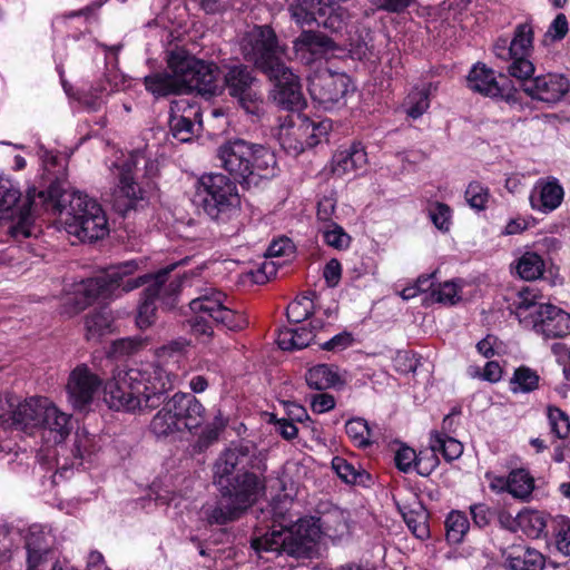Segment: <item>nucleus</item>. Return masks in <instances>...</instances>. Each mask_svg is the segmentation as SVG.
Instances as JSON below:
<instances>
[{"mask_svg": "<svg viewBox=\"0 0 570 570\" xmlns=\"http://www.w3.org/2000/svg\"><path fill=\"white\" fill-rule=\"evenodd\" d=\"M266 471V459L256 448L238 444L224 450L213 466L219 499L205 511L207 522L225 525L240 519L265 493Z\"/></svg>", "mask_w": 570, "mask_h": 570, "instance_id": "f257e3e1", "label": "nucleus"}, {"mask_svg": "<svg viewBox=\"0 0 570 570\" xmlns=\"http://www.w3.org/2000/svg\"><path fill=\"white\" fill-rule=\"evenodd\" d=\"M174 267L175 265H170L157 273L132 277L131 275L138 268L137 262L131 259L120 263L108 268L106 274L101 276L82 281L75 293V303L78 308L83 309L98 299H110L147 285L140 293L136 324L140 330L148 328L157 317L156 302L179 291V283H168L169 274Z\"/></svg>", "mask_w": 570, "mask_h": 570, "instance_id": "f03ea898", "label": "nucleus"}, {"mask_svg": "<svg viewBox=\"0 0 570 570\" xmlns=\"http://www.w3.org/2000/svg\"><path fill=\"white\" fill-rule=\"evenodd\" d=\"M246 61L264 73L273 83L271 97L282 109L298 111L306 106L299 77L282 59L278 38L269 26L256 27L242 42Z\"/></svg>", "mask_w": 570, "mask_h": 570, "instance_id": "7ed1b4c3", "label": "nucleus"}, {"mask_svg": "<svg viewBox=\"0 0 570 570\" xmlns=\"http://www.w3.org/2000/svg\"><path fill=\"white\" fill-rule=\"evenodd\" d=\"M173 379L175 375L156 362H141L129 367L109 384L110 407L126 412L157 409L173 390Z\"/></svg>", "mask_w": 570, "mask_h": 570, "instance_id": "20e7f679", "label": "nucleus"}, {"mask_svg": "<svg viewBox=\"0 0 570 570\" xmlns=\"http://www.w3.org/2000/svg\"><path fill=\"white\" fill-rule=\"evenodd\" d=\"M220 167L244 189L257 187L277 174L275 154L265 145L229 139L217 149Z\"/></svg>", "mask_w": 570, "mask_h": 570, "instance_id": "39448f33", "label": "nucleus"}, {"mask_svg": "<svg viewBox=\"0 0 570 570\" xmlns=\"http://www.w3.org/2000/svg\"><path fill=\"white\" fill-rule=\"evenodd\" d=\"M19 186L8 177L0 176V220L17 219V228L29 226L35 217L46 213L47 208L59 209L63 200V185L53 180L43 190L28 188L24 200Z\"/></svg>", "mask_w": 570, "mask_h": 570, "instance_id": "423d86ee", "label": "nucleus"}, {"mask_svg": "<svg viewBox=\"0 0 570 570\" xmlns=\"http://www.w3.org/2000/svg\"><path fill=\"white\" fill-rule=\"evenodd\" d=\"M195 203L217 225L234 224L242 214L237 183L222 173L200 176L196 185Z\"/></svg>", "mask_w": 570, "mask_h": 570, "instance_id": "0eeeda50", "label": "nucleus"}, {"mask_svg": "<svg viewBox=\"0 0 570 570\" xmlns=\"http://www.w3.org/2000/svg\"><path fill=\"white\" fill-rule=\"evenodd\" d=\"M321 534L320 519L302 518L289 527H273L264 535L254 538L252 548L257 553L284 552L295 558H312L317 550Z\"/></svg>", "mask_w": 570, "mask_h": 570, "instance_id": "6e6552de", "label": "nucleus"}, {"mask_svg": "<svg viewBox=\"0 0 570 570\" xmlns=\"http://www.w3.org/2000/svg\"><path fill=\"white\" fill-rule=\"evenodd\" d=\"M63 195L61 207L47 208L46 213L53 215L65 213V225L70 235L83 243H94L108 235V219L96 199L80 191L69 193L65 188Z\"/></svg>", "mask_w": 570, "mask_h": 570, "instance_id": "1a4fd4ad", "label": "nucleus"}, {"mask_svg": "<svg viewBox=\"0 0 570 570\" xmlns=\"http://www.w3.org/2000/svg\"><path fill=\"white\" fill-rule=\"evenodd\" d=\"M167 66L179 77L183 92L197 91L205 96L217 92V67L190 55L185 49L169 52Z\"/></svg>", "mask_w": 570, "mask_h": 570, "instance_id": "9d476101", "label": "nucleus"}, {"mask_svg": "<svg viewBox=\"0 0 570 570\" xmlns=\"http://www.w3.org/2000/svg\"><path fill=\"white\" fill-rule=\"evenodd\" d=\"M500 79L501 81L497 80L491 68H488L484 63L476 62L466 76V87L473 92L502 100L511 107L523 109L520 92L514 87L512 80L504 75H500Z\"/></svg>", "mask_w": 570, "mask_h": 570, "instance_id": "9b49d317", "label": "nucleus"}, {"mask_svg": "<svg viewBox=\"0 0 570 570\" xmlns=\"http://www.w3.org/2000/svg\"><path fill=\"white\" fill-rule=\"evenodd\" d=\"M228 301L225 293L210 288L199 297L191 299L189 307L191 312L207 313L216 326L239 332L247 327L248 320L245 314L229 307Z\"/></svg>", "mask_w": 570, "mask_h": 570, "instance_id": "f8f14e48", "label": "nucleus"}, {"mask_svg": "<svg viewBox=\"0 0 570 570\" xmlns=\"http://www.w3.org/2000/svg\"><path fill=\"white\" fill-rule=\"evenodd\" d=\"M519 80L522 82V90L527 96L548 107L560 102L570 91V81L562 73L547 72Z\"/></svg>", "mask_w": 570, "mask_h": 570, "instance_id": "ddd939ff", "label": "nucleus"}, {"mask_svg": "<svg viewBox=\"0 0 570 570\" xmlns=\"http://www.w3.org/2000/svg\"><path fill=\"white\" fill-rule=\"evenodd\" d=\"M255 82L256 78L252 69L243 63L227 67L224 75V83L228 95L236 99L248 114H255L258 109L259 97L254 89Z\"/></svg>", "mask_w": 570, "mask_h": 570, "instance_id": "4468645a", "label": "nucleus"}, {"mask_svg": "<svg viewBox=\"0 0 570 570\" xmlns=\"http://www.w3.org/2000/svg\"><path fill=\"white\" fill-rule=\"evenodd\" d=\"M534 31L529 22L515 26L513 37L510 39L514 53V61L509 63L508 73L515 79H527L531 77L535 67L530 60L533 51Z\"/></svg>", "mask_w": 570, "mask_h": 570, "instance_id": "2eb2a0df", "label": "nucleus"}, {"mask_svg": "<svg viewBox=\"0 0 570 570\" xmlns=\"http://www.w3.org/2000/svg\"><path fill=\"white\" fill-rule=\"evenodd\" d=\"M295 57L306 65L328 56L338 57L344 49L331 37L314 30H303L293 41Z\"/></svg>", "mask_w": 570, "mask_h": 570, "instance_id": "dca6fc26", "label": "nucleus"}, {"mask_svg": "<svg viewBox=\"0 0 570 570\" xmlns=\"http://www.w3.org/2000/svg\"><path fill=\"white\" fill-rule=\"evenodd\" d=\"M203 112L197 102L187 99L173 100L169 108L168 125L175 139L187 142L196 134V126H203Z\"/></svg>", "mask_w": 570, "mask_h": 570, "instance_id": "f3484780", "label": "nucleus"}, {"mask_svg": "<svg viewBox=\"0 0 570 570\" xmlns=\"http://www.w3.org/2000/svg\"><path fill=\"white\" fill-rule=\"evenodd\" d=\"M350 82L345 73L315 75L308 79V92L315 102L324 109H331L344 99Z\"/></svg>", "mask_w": 570, "mask_h": 570, "instance_id": "a211bd4d", "label": "nucleus"}, {"mask_svg": "<svg viewBox=\"0 0 570 570\" xmlns=\"http://www.w3.org/2000/svg\"><path fill=\"white\" fill-rule=\"evenodd\" d=\"M101 385V379L91 372L86 364L77 365L70 373L67 393L69 402L76 411H85L92 403L94 396Z\"/></svg>", "mask_w": 570, "mask_h": 570, "instance_id": "6ab92c4d", "label": "nucleus"}, {"mask_svg": "<svg viewBox=\"0 0 570 570\" xmlns=\"http://www.w3.org/2000/svg\"><path fill=\"white\" fill-rule=\"evenodd\" d=\"M165 402L167 403V410L174 413V417L184 430L193 432L202 426L205 419V407L193 393L177 392L169 399L166 396Z\"/></svg>", "mask_w": 570, "mask_h": 570, "instance_id": "aec40b11", "label": "nucleus"}, {"mask_svg": "<svg viewBox=\"0 0 570 570\" xmlns=\"http://www.w3.org/2000/svg\"><path fill=\"white\" fill-rule=\"evenodd\" d=\"M530 324L546 338L564 337L570 334V315L551 304L540 305L531 314Z\"/></svg>", "mask_w": 570, "mask_h": 570, "instance_id": "412c9836", "label": "nucleus"}, {"mask_svg": "<svg viewBox=\"0 0 570 570\" xmlns=\"http://www.w3.org/2000/svg\"><path fill=\"white\" fill-rule=\"evenodd\" d=\"M564 189L559 179L553 176L539 178L529 196L532 209L549 214L556 210L563 202Z\"/></svg>", "mask_w": 570, "mask_h": 570, "instance_id": "4be33fe9", "label": "nucleus"}, {"mask_svg": "<svg viewBox=\"0 0 570 570\" xmlns=\"http://www.w3.org/2000/svg\"><path fill=\"white\" fill-rule=\"evenodd\" d=\"M47 397H30L18 403L10 412L11 425L29 434L41 425V414L47 404Z\"/></svg>", "mask_w": 570, "mask_h": 570, "instance_id": "5701e85b", "label": "nucleus"}, {"mask_svg": "<svg viewBox=\"0 0 570 570\" xmlns=\"http://www.w3.org/2000/svg\"><path fill=\"white\" fill-rule=\"evenodd\" d=\"M504 567L509 570H543L544 556L525 544H512L502 552Z\"/></svg>", "mask_w": 570, "mask_h": 570, "instance_id": "b1692460", "label": "nucleus"}, {"mask_svg": "<svg viewBox=\"0 0 570 570\" xmlns=\"http://www.w3.org/2000/svg\"><path fill=\"white\" fill-rule=\"evenodd\" d=\"M367 154L361 142L337 149L332 157V173L338 177L364 168Z\"/></svg>", "mask_w": 570, "mask_h": 570, "instance_id": "393cba45", "label": "nucleus"}, {"mask_svg": "<svg viewBox=\"0 0 570 570\" xmlns=\"http://www.w3.org/2000/svg\"><path fill=\"white\" fill-rule=\"evenodd\" d=\"M142 85L156 100L183 94L179 77L171 71H155L142 78Z\"/></svg>", "mask_w": 570, "mask_h": 570, "instance_id": "a878e982", "label": "nucleus"}, {"mask_svg": "<svg viewBox=\"0 0 570 570\" xmlns=\"http://www.w3.org/2000/svg\"><path fill=\"white\" fill-rule=\"evenodd\" d=\"M41 429L53 434L55 443L63 442L72 430L71 415L61 412L55 404L47 400L45 411L41 414Z\"/></svg>", "mask_w": 570, "mask_h": 570, "instance_id": "bb28decb", "label": "nucleus"}, {"mask_svg": "<svg viewBox=\"0 0 570 570\" xmlns=\"http://www.w3.org/2000/svg\"><path fill=\"white\" fill-rule=\"evenodd\" d=\"M316 327L309 323L296 325L292 328H282L278 331L277 344L283 351L303 350L311 344H316Z\"/></svg>", "mask_w": 570, "mask_h": 570, "instance_id": "cd10ccee", "label": "nucleus"}, {"mask_svg": "<svg viewBox=\"0 0 570 570\" xmlns=\"http://www.w3.org/2000/svg\"><path fill=\"white\" fill-rule=\"evenodd\" d=\"M305 381L309 389L326 391L328 389L340 390L345 381L337 372V367L331 364H317L306 371Z\"/></svg>", "mask_w": 570, "mask_h": 570, "instance_id": "c85d7f7f", "label": "nucleus"}, {"mask_svg": "<svg viewBox=\"0 0 570 570\" xmlns=\"http://www.w3.org/2000/svg\"><path fill=\"white\" fill-rule=\"evenodd\" d=\"M86 340L99 341L102 336L112 333L114 315L108 305L94 308L85 316Z\"/></svg>", "mask_w": 570, "mask_h": 570, "instance_id": "c756f323", "label": "nucleus"}, {"mask_svg": "<svg viewBox=\"0 0 570 570\" xmlns=\"http://www.w3.org/2000/svg\"><path fill=\"white\" fill-rule=\"evenodd\" d=\"M331 0H294L288 6L291 18L299 27L318 23Z\"/></svg>", "mask_w": 570, "mask_h": 570, "instance_id": "7c9ffc66", "label": "nucleus"}, {"mask_svg": "<svg viewBox=\"0 0 570 570\" xmlns=\"http://www.w3.org/2000/svg\"><path fill=\"white\" fill-rule=\"evenodd\" d=\"M332 128L333 121L331 119L326 118L320 121H314L307 117L304 118L298 127V131H302L306 138L304 141H299L298 145H295L294 149L297 153H301L304 151L305 148H313L317 146L322 140H327V136Z\"/></svg>", "mask_w": 570, "mask_h": 570, "instance_id": "2f4dec72", "label": "nucleus"}, {"mask_svg": "<svg viewBox=\"0 0 570 570\" xmlns=\"http://www.w3.org/2000/svg\"><path fill=\"white\" fill-rule=\"evenodd\" d=\"M135 168L132 159L125 160L119 168V186L121 194L128 199L127 209L135 208L136 203L142 200L145 194L135 179Z\"/></svg>", "mask_w": 570, "mask_h": 570, "instance_id": "473e14b6", "label": "nucleus"}, {"mask_svg": "<svg viewBox=\"0 0 570 570\" xmlns=\"http://www.w3.org/2000/svg\"><path fill=\"white\" fill-rule=\"evenodd\" d=\"M432 83L429 82L423 87H413L404 98L402 108L407 118L416 120L421 118L430 108Z\"/></svg>", "mask_w": 570, "mask_h": 570, "instance_id": "72a5a7b5", "label": "nucleus"}, {"mask_svg": "<svg viewBox=\"0 0 570 570\" xmlns=\"http://www.w3.org/2000/svg\"><path fill=\"white\" fill-rule=\"evenodd\" d=\"M332 469L337 476L346 484L366 487L372 480L368 472L361 468H356L342 456H334L332 460Z\"/></svg>", "mask_w": 570, "mask_h": 570, "instance_id": "f704fd0d", "label": "nucleus"}, {"mask_svg": "<svg viewBox=\"0 0 570 570\" xmlns=\"http://www.w3.org/2000/svg\"><path fill=\"white\" fill-rule=\"evenodd\" d=\"M345 432L352 443L360 449H366L375 440L374 429L363 417H352L345 423Z\"/></svg>", "mask_w": 570, "mask_h": 570, "instance_id": "c9c22d12", "label": "nucleus"}, {"mask_svg": "<svg viewBox=\"0 0 570 570\" xmlns=\"http://www.w3.org/2000/svg\"><path fill=\"white\" fill-rule=\"evenodd\" d=\"M557 550L566 557L570 556V518L558 514L550 518L549 535Z\"/></svg>", "mask_w": 570, "mask_h": 570, "instance_id": "e433bc0d", "label": "nucleus"}, {"mask_svg": "<svg viewBox=\"0 0 570 570\" xmlns=\"http://www.w3.org/2000/svg\"><path fill=\"white\" fill-rule=\"evenodd\" d=\"M163 407L154 415L149 429L157 438H166L177 432L185 431L180 423L174 417V413L167 410V403L164 401Z\"/></svg>", "mask_w": 570, "mask_h": 570, "instance_id": "4c0bfd02", "label": "nucleus"}, {"mask_svg": "<svg viewBox=\"0 0 570 570\" xmlns=\"http://www.w3.org/2000/svg\"><path fill=\"white\" fill-rule=\"evenodd\" d=\"M445 538L450 544L462 543L469 529L470 521L466 514L460 510H452L444 521Z\"/></svg>", "mask_w": 570, "mask_h": 570, "instance_id": "58836bf2", "label": "nucleus"}, {"mask_svg": "<svg viewBox=\"0 0 570 570\" xmlns=\"http://www.w3.org/2000/svg\"><path fill=\"white\" fill-rule=\"evenodd\" d=\"M510 494L527 501L534 490V478L525 468L512 469L509 472Z\"/></svg>", "mask_w": 570, "mask_h": 570, "instance_id": "ea45409f", "label": "nucleus"}, {"mask_svg": "<svg viewBox=\"0 0 570 570\" xmlns=\"http://www.w3.org/2000/svg\"><path fill=\"white\" fill-rule=\"evenodd\" d=\"M541 295L538 289L530 286H525L518 292V298L514 302L515 315L519 317L521 323L525 325L530 324L531 314H533L541 303H538V298Z\"/></svg>", "mask_w": 570, "mask_h": 570, "instance_id": "a19ab883", "label": "nucleus"}, {"mask_svg": "<svg viewBox=\"0 0 570 570\" xmlns=\"http://www.w3.org/2000/svg\"><path fill=\"white\" fill-rule=\"evenodd\" d=\"M551 515L547 517L543 512L531 510L521 513L520 528L529 537L540 538L542 534L548 538Z\"/></svg>", "mask_w": 570, "mask_h": 570, "instance_id": "79ce46f5", "label": "nucleus"}, {"mask_svg": "<svg viewBox=\"0 0 570 570\" xmlns=\"http://www.w3.org/2000/svg\"><path fill=\"white\" fill-rule=\"evenodd\" d=\"M348 17V11L345 8L330 1L324 17H321L317 24L332 33H341L347 27Z\"/></svg>", "mask_w": 570, "mask_h": 570, "instance_id": "37998d69", "label": "nucleus"}, {"mask_svg": "<svg viewBox=\"0 0 570 570\" xmlns=\"http://www.w3.org/2000/svg\"><path fill=\"white\" fill-rule=\"evenodd\" d=\"M315 295L309 292L302 296H297L286 308V316L289 323L294 325L303 324L314 313V302L311 296Z\"/></svg>", "mask_w": 570, "mask_h": 570, "instance_id": "c03bdc74", "label": "nucleus"}, {"mask_svg": "<svg viewBox=\"0 0 570 570\" xmlns=\"http://www.w3.org/2000/svg\"><path fill=\"white\" fill-rule=\"evenodd\" d=\"M546 269L543 258L534 252H525L517 264V273L525 281H535L540 278Z\"/></svg>", "mask_w": 570, "mask_h": 570, "instance_id": "a18cd8bd", "label": "nucleus"}, {"mask_svg": "<svg viewBox=\"0 0 570 570\" xmlns=\"http://www.w3.org/2000/svg\"><path fill=\"white\" fill-rule=\"evenodd\" d=\"M431 449L441 453L448 462L459 459L463 453V444L453 436L431 435Z\"/></svg>", "mask_w": 570, "mask_h": 570, "instance_id": "49530a36", "label": "nucleus"}, {"mask_svg": "<svg viewBox=\"0 0 570 570\" xmlns=\"http://www.w3.org/2000/svg\"><path fill=\"white\" fill-rule=\"evenodd\" d=\"M425 301L443 305H455L461 301L460 287L453 281L439 283L435 288L425 297Z\"/></svg>", "mask_w": 570, "mask_h": 570, "instance_id": "de8ad7c7", "label": "nucleus"}, {"mask_svg": "<svg viewBox=\"0 0 570 570\" xmlns=\"http://www.w3.org/2000/svg\"><path fill=\"white\" fill-rule=\"evenodd\" d=\"M547 419L550 426V433L560 440H564L570 434V420L568 414L556 405L547 407Z\"/></svg>", "mask_w": 570, "mask_h": 570, "instance_id": "09e8293b", "label": "nucleus"}, {"mask_svg": "<svg viewBox=\"0 0 570 570\" xmlns=\"http://www.w3.org/2000/svg\"><path fill=\"white\" fill-rule=\"evenodd\" d=\"M188 320L190 333L202 343H208L214 336L213 324H215L207 313L193 312Z\"/></svg>", "mask_w": 570, "mask_h": 570, "instance_id": "8fccbe9b", "label": "nucleus"}, {"mask_svg": "<svg viewBox=\"0 0 570 570\" xmlns=\"http://www.w3.org/2000/svg\"><path fill=\"white\" fill-rule=\"evenodd\" d=\"M539 381L540 377L534 370L522 365L515 368L510 383L511 385H514L512 387L514 392L521 391L528 393L539 387Z\"/></svg>", "mask_w": 570, "mask_h": 570, "instance_id": "3c124183", "label": "nucleus"}, {"mask_svg": "<svg viewBox=\"0 0 570 570\" xmlns=\"http://www.w3.org/2000/svg\"><path fill=\"white\" fill-rule=\"evenodd\" d=\"M147 343L148 340L140 336L118 338L111 343L108 354L116 358L129 356L142 350Z\"/></svg>", "mask_w": 570, "mask_h": 570, "instance_id": "603ef678", "label": "nucleus"}, {"mask_svg": "<svg viewBox=\"0 0 570 570\" xmlns=\"http://www.w3.org/2000/svg\"><path fill=\"white\" fill-rule=\"evenodd\" d=\"M490 197L489 188L480 181H471L464 191L466 203L475 210L487 209Z\"/></svg>", "mask_w": 570, "mask_h": 570, "instance_id": "864d4df0", "label": "nucleus"}, {"mask_svg": "<svg viewBox=\"0 0 570 570\" xmlns=\"http://www.w3.org/2000/svg\"><path fill=\"white\" fill-rule=\"evenodd\" d=\"M429 217L433 225L442 233H448L452 225V209L442 202H435L429 209Z\"/></svg>", "mask_w": 570, "mask_h": 570, "instance_id": "5fc2aeb1", "label": "nucleus"}, {"mask_svg": "<svg viewBox=\"0 0 570 570\" xmlns=\"http://www.w3.org/2000/svg\"><path fill=\"white\" fill-rule=\"evenodd\" d=\"M324 243L335 249H346L351 244V236L342 226L331 222L323 232Z\"/></svg>", "mask_w": 570, "mask_h": 570, "instance_id": "6e6d98bb", "label": "nucleus"}, {"mask_svg": "<svg viewBox=\"0 0 570 570\" xmlns=\"http://www.w3.org/2000/svg\"><path fill=\"white\" fill-rule=\"evenodd\" d=\"M26 550L27 552H53L51 549L48 538L43 530L39 525H32L26 537Z\"/></svg>", "mask_w": 570, "mask_h": 570, "instance_id": "4d7b16f0", "label": "nucleus"}, {"mask_svg": "<svg viewBox=\"0 0 570 570\" xmlns=\"http://www.w3.org/2000/svg\"><path fill=\"white\" fill-rule=\"evenodd\" d=\"M403 517L407 528L417 539L424 540L430 537V528L426 523V515L411 511L405 513Z\"/></svg>", "mask_w": 570, "mask_h": 570, "instance_id": "13d9d810", "label": "nucleus"}, {"mask_svg": "<svg viewBox=\"0 0 570 570\" xmlns=\"http://www.w3.org/2000/svg\"><path fill=\"white\" fill-rule=\"evenodd\" d=\"M225 428L226 422L223 417L220 415L215 416L214 420L202 430V433L199 434V443L204 446L212 445L219 439Z\"/></svg>", "mask_w": 570, "mask_h": 570, "instance_id": "bf43d9fd", "label": "nucleus"}, {"mask_svg": "<svg viewBox=\"0 0 570 570\" xmlns=\"http://www.w3.org/2000/svg\"><path fill=\"white\" fill-rule=\"evenodd\" d=\"M417 455L419 454H416L412 448L405 444H401L394 455L395 466L401 472L407 473L412 470V468H415Z\"/></svg>", "mask_w": 570, "mask_h": 570, "instance_id": "052dcab7", "label": "nucleus"}, {"mask_svg": "<svg viewBox=\"0 0 570 570\" xmlns=\"http://www.w3.org/2000/svg\"><path fill=\"white\" fill-rule=\"evenodd\" d=\"M439 463L438 453L431 449V452L419 453L414 470L422 476H429L438 468Z\"/></svg>", "mask_w": 570, "mask_h": 570, "instance_id": "680f3d73", "label": "nucleus"}, {"mask_svg": "<svg viewBox=\"0 0 570 570\" xmlns=\"http://www.w3.org/2000/svg\"><path fill=\"white\" fill-rule=\"evenodd\" d=\"M343 49V52H338V57L347 55L353 60L364 61L367 60L371 56V49L362 37H357V39H351L350 48Z\"/></svg>", "mask_w": 570, "mask_h": 570, "instance_id": "e2e57ef3", "label": "nucleus"}, {"mask_svg": "<svg viewBox=\"0 0 570 570\" xmlns=\"http://www.w3.org/2000/svg\"><path fill=\"white\" fill-rule=\"evenodd\" d=\"M354 337L352 333L343 331L324 343H318L320 347L328 352H341L352 346Z\"/></svg>", "mask_w": 570, "mask_h": 570, "instance_id": "0e129e2a", "label": "nucleus"}, {"mask_svg": "<svg viewBox=\"0 0 570 570\" xmlns=\"http://www.w3.org/2000/svg\"><path fill=\"white\" fill-rule=\"evenodd\" d=\"M107 0H95L81 9L65 12L62 14V18L65 20H68V19L82 17V18H85V20L87 22H90L91 20H97L98 11L100 10V8L104 6V3Z\"/></svg>", "mask_w": 570, "mask_h": 570, "instance_id": "69168bd1", "label": "nucleus"}, {"mask_svg": "<svg viewBox=\"0 0 570 570\" xmlns=\"http://www.w3.org/2000/svg\"><path fill=\"white\" fill-rule=\"evenodd\" d=\"M470 514L473 521V524L479 529H483L490 524L492 512L488 504L485 503H474L470 505Z\"/></svg>", "mask_w": 570, "mask_h": 570, "instance_id": "338daca9", "label": "nucleus"}, {"mask_svg": "<svg viewBox=\"0 0 570 570\" xmlns=\"http://www.w3.org/2000/svg\"><path fill=\"white\" fill-rule=\"evenodd\" d=\"M323 277L328 287L334 288L342 277V265L338 259L331 258L324 266Z\"/></svg>", "mask_w": 570, "mask_h": 570, "instance_id": "774afa93", "label": "nucleus"}]
</instances>
